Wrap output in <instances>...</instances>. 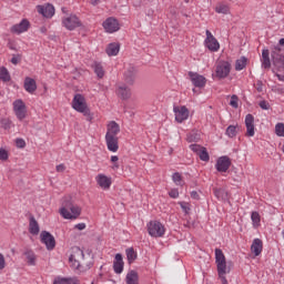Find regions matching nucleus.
Returning <instances> with one entry per match:
<instances>
[{
	"instance_id": "obj_1",
	"label": "nucleus",
	"mask_w": 284,
	"mask_h": 284,
	"mask_svg": "<svg viewBox=\"0 0 284 284\" xmlns=\"http://www.w3.org/2000/svg\"><path fill=\"white\" fill-rule=\"evenodd\" d=\"M69 265L77 272H88L94 265V261L90 253L85 254L79 246H74L71 248Z\"/></svg>"
},
{
	"instance_id": "obj_2",
	"label": "nucleus",
	"mask_w": 284,
	"mask_h": 284,
	"mask_svg": "<svg viewBox=\"0 0 284 284\" xmlns=\"http://www.w3.org/2000/svg\"><path fill=\"white\" fill-rule=\"evenodd\" d=\"M121 126L115 121H111L106 125L105 143L109 152H119V134Z\"/></svg>"
},
{
	"instance_id": "obj_3",
	"label": "nucleus",
	"mask_w": 284,
	"mask_h": 284,
	"mask_svg": "<svg viewBox=\"0 0 284 284\" xmlns=\"http://www.w3.org/2000/svg\"><path fill=\"white\" fill-rule=\"evenodd\" d=\"M60 214L62 215V219L74 221L81 216V209L79 205H74L72 196H64L62 206L60 207Z\"/></svg>"
},
{
	"instance_id": "obj_4",
	"label": "nucleus",
	"mask_w": 284,
	"mask_h": 284,
	"mask_svg": "<svg viewBox=\"0 0 284 284\" xmlns=\"http://www.w3.org/2000/svg\"><path fill=\"white\" fill-rule=\"evenodd\" d=\"M215 263L217 267V274L222 281V284H227V278H225V274H230V267H227L225 254H223V251L221 248H215Z\"/></svg>"
},
{
	"instance_id": "obj_5",
	"label": "nucleus",
	"mask_w": 284,
	"mask_h": 284,
	"mask_svg": "<svg viewBox=\"0 0 284 284\" xmlns=\"http://www.w3.org/2000/svg\"><path fill=\"white\" fill-rule=\"evenodd\" d=\"M62 28L69 30L70 32L77 30V28H83V22L81 18L74 13L67 14L61 20Z\"/></svg>"
},
{
	"instance_id": "obj_6",
	"label": "nucleus",
	"mask_w": 284,
	"mask_h": 284,
	"mask_svg": "<svg viewBox=\"0 0 284 284\" xmlns=\"http://www.w3.org/2000/svg\"><path fill=\"white\" fill-rule=\"evenodd\" d=\"M73 110L75 112H80V114H83L84 116H88L90 114V108H88V101H85V97L81 93H77L73 97L72 103H71Z\"/></svg>"
},
{
	"instance_id": "obj_7",
	"label": "nucleus",
	"mask_w": 284,
	"mask_h": 284,
	"mask_svg": "<svg viewBox=\"0 0 284 284\" xmlns=\"http://www.w3.org/2000/svg\"><path fill=\"white\" fill-rule=\"evenodd\" d=\"M13 112L18 119V121H23L26 116H28V106L26 105V102L23 100L18 99L13 101Z\"/></svg>"
},
{
	"instance_id": "obj_8",
	"label": "nucleus",
	"mask_w": 284,
	"mask_h": 284,
	"mask_svg": "<svg viewBox=\"0 0 284 284\" xmlns=\"http://www.w3.org/2000/svg\"><path fill=\"white\" fill-rule=\"evenodd\" d=\"M232 71V64L227 61H220L215 67V77L217 79H227L230 72Z\"/></svg>"
},
{
	"instance_id": "obj_9",
	"label": "nucleus",
	"mask_w": 284,
	"mask_h": 284,
	"mask_svg": "<svg viewBox=\"0 0 284 284\" xmlns=\"http://www.w3.org/2000/svg\"><path fill=\"white\" fill-rule=\"evenodd\" d=\"M148 232L150 236H154L155 239H159L165 234V226L161 224L159 221H151L148 224Z\"/></svg>"
},
{
	"instance_id": "obj_10",
	"label": "nucleus",
	"mask_w": 284,
	"mask_h": 284,
	"mask_svg": "<svg viewBox=\"0 0 284 284\" xmlns=\"http://www.w3.org/2000/svg\"><path fill=\"white\" fill-rule=\"evenodd\" d=\"M206 38L204 40V45L210 50V52H219L221 50V43H219V40L212 34L210 30L205 31Z\"/></svg>"
},
{
	"instance_id": "obj_11",
	"label": "nucleus",
	"mask_w": 284,
	"mask_h": 284,
	"mask_svg": "<svg viewBox=\"0 0 284 284\" xmlns=\"http://www.w3.org/2000/svg\"><path fill=\"white\" fill-rule=\"evenodd\" d=\"M175 121L178 123H183L190 119V109L185 105H178L173 108Z\"/></svg>"
},
{
	"instance_id": "obj_12",
	"label": "nucleus",
	"mask_w": 284,
	"mask_h": 284,
	"mask_svg": "<svg viewBox=\"0 0 284 284\" xmlns=\"http://www.w3.org/2000/svg\"><path fill=\"white\" fill-rule=\"evenodd\" d=\"M103 29L109 34H114V32H119L121 30V24L119 23V20L115 18H108L103 23Z\"/></svg>"
},
{
	"instance_id": "obj_13",
	"label": "nucleus",
	"mask_w": 284,
	"mask_h": 284,
	"mask_svg": "<svg viewBox=\"0 0 284 284\" xmlns=\"http://www.w3.org/2000/svg\"><path fill=\"white\" fill-rule=\"evenodd\" d=\"M95 183L101 190L108 191L110 187H112V176L99 173L95 176Z\"/></svg>"
},
{
	"instance_id": "obj_14",
	"label": "nucleus",
	"mask_w": 284,
	"mask_h": 284,
	"mask_svg": "<svg viewBox=\"0 0 284 284\" xmlns=\"http://www.w3.org/2000/svg\"><path fill=\"white\" fill-rule=\"evenodd\" d=\"M28 30H30V21L28 19H22L10 29L12 34H23V32H28Z\"/></svg>"
},
{
	"instance_id": "obj_15",
	"label": "nucleus",
	"mask_w": 284,
	"mask_h": 284,
	"mask_svg": "<svg viewBox=\"0 0 284 284\" xmlns=\"http://www.w3.org/2000/svg\"><path fill=\"white\" fill-rule=\"evenodd\" d=\"M40 241L41 243L45 244L47 250H53L57 247V241L54 240V236L50 234V232L43 231L40 234Z\"/></svg>"
},
{
	"instance_id": "obj_16",
	"label": "nucleus",
	"mask_w": 284,
	"mask_h": 284,
	"mask_svg": "<svg viewBox=\"0 0 284 284\" xmlns=\"http://www.w3.org/2000/svg\"><path fill=\"white\" fill-rule=\"evenodd\" d=\"M37 11L45 19H52L54 17V6L50 3L37 6Z\"/></svg>"
},
{
	"instance_id": "obj_17",
	"label": "nucleus",
	"mask_w": 284,
	"mask_h": 284,
	"mask_svg": "<svg viewBox=\"0 0 284 284\" xmlns=\"http://www.w3.org/2000/svg\"><path fill=\"white\" fill-rule=\"evenodd\" d=\"M231 165L232 160L227 155H224L217 159L215 169L217 170V172H227Z\"/></svg>"
},
{
	"instance_id": "obj_18",
	"label": "nucleus",
	"mask_w": 284,
	"mask_h": 284,
	"mask_svg": "<svg viewBox=\"0 0 284 284\" xmlns=\"http://www.w3.org/2000/svg\"><path fill=\"white\" fill-rule=\"evenodd\" d=\"M190 150H192V152H195V154L200 156L201 161H210V153H207V149H205L204 146H201L199 144H191Z\"/></svg>"
},
{
	"instance_id": "obj_19",
	"label": "nucleus",
	"mask_w": 284,
	"mask_h": 284,
	"mask_svg": "<svg viewBox=\"0 0 284 284\" xmlns=\"http://www.w3.org/2000/svg\"><path fill=\"white\" fill-rule=\"evenodd\" d=\"M189 77L195 88H205V84L207 83L205 77L194 72H189Z\"/></svg>"
},
{
	"instance_id": "obj_20",
	"label": "nucleus",
	"mask_w": 284,
	"mask_h": 284,
	"mask_svg": "<svg viewBox=\"0 0 284 284\" xmlns=\"http://www.w3.org/2000/svg\"><path fill=\"white\" fill-rule=\"evenodd\" d=\"M272 59L276 68H284V55L281 54V47H274L272 51Z\"/></svg>"
},
{
	"instance_id": "obj_21",
	"label": "nucleus",
	"mask_w": 284,
	"mask_h": 284,
	"mask_svg": "<svg viewBox=\"0 0 284 284\" xmlns=\"http://www.w3.org/2000/svg\"><path fill=\"white\" fill-rule=\"evenodd\" d=\"M115 94L123 101H128L132 97V90L125 84H120L115 90Z\"/></svg>"
},
{
	"instance_id": "obj_22",
	"label": "nucleus",
	"mask_w": 284,
	"mask_h": 284,
	"mask_svg": "<svg viewBox=\"0 0 284 284\" xmlns=\"http://www.w3.org/2000/svg\"><path fill=\"white\" fill-rule=\"evenodd\" d=\"M125 263L123 262V255L121 253L115 254L113 260V270L115 274H123V267Z\"/></svg>"
},
{
	"instance_id": "obj_23",
	"label": "nucleus",
	"mask_w": 284,
	"mask_h": 284,
	"mask_svg": "<svg viewBox=\"0 0 284 284\" xmlns=\"http://www.w3.org/2000/svg\"><path fill=\"white\" fill-rule=\"evenodd\" d=\"M245 126H246V136H254L255 134L254 115L247 114L245 116Z\"/></svg>"
},
{
	"instance_id": "obj_24",
	"label": "nucleus",
	"mask_w": 284,
	"mask_h": 284,
	"mask_svg": "<svg viewBox=\"0 0 284 284\" xmlns=\"http://www.w3.org/2000/svg\"><path fill=\"white\" fill-rule=\"evenodd\" d=\"M24 90L26 92H29V94H34V92H37V81L32 78H26Z\"/></svg>"
},
{
	"instance_id": "obj_25",
	"label": "nucleus",
	"mask_w": 284,
	"mask_h": 284,
	"mask_svg": "<svg viewBox=\"0 0 284 284\" xmlns=\"http://www.w3.org/2000/svg\"><path fill=\"white\" fill-rule=\"evenodd\" d=\"M121 50V44H119L118 42H112L110 44H108L105 52L108 54V57H116V54H119Z\"/></svg>"
},
{
	"instance_id": "obj_26",
	"label": "nucleus",
	"mask_w": 284,
	"mask_h": 284,
	"mask_svg": "<svg viewBox=\"0 0 284 284\" xmlns=\"http://www.w3.org/2000/svg\"><path fill=\"white\" fill-rule=\"evenodd\" d=\"M251 251L255 256H261V252H263V241L255 239L251 245Z\"/></svg>"
},
{
	"instance_id": "obj_27",
	"label": "nucleus",
	"mask_w": 284,
	"mask_h": 284,
	"mask_svg": "<svg viewBox=\"0 0 284 284\" xmlns=\"http://www.w3.org/2000/svg\"><path fill=\"white\" fill-rule=\"evenodd\" d=\"M262 68L270 70L272 68V61L270 60V50L263 49L262 51Z\"/></svg>"
},
{
	"instance_id": "obj_28",
	"label": "nucleus",
	"mask_w": 284,
	"mask_h": 284,
	"mask_svg": "<svg viewBox=\"0 0 284 284\" xmlns=\"http://www.w3.org/2000/svg\"><path fill=\"white\" fill-rule=\"evenodd\" d=\"M29 232L33 236H37L40 232L39 222H37V220L34 217H31L29 221Z\"/></svg>"
},
{
	"instance_id": "obj_29",
	"label": "nucleus",
	"mask_w": 284,
	"mask_h": 284,
	"mask_svg": "<svg viewBox=\"0 0 284 284\" xmlns=\"http://www.w3.org/2000/svg\"><path fill=\"white\" fill-rule=\"evenodd\" d=\"M126 284H139V273L136 271H130L125 276Z\"/></svg>"
},
{
	"instance_id": "obj_30",
	"label": "nucleus",
	"mask_w": 284,
	"mask_h": 284,
	"mask_svg": "<svg viewBox=\"0 0 284 284\" xmlns=\"http://www.w3.org/2000/svg\"><path fill=\"white\" fill-rule=\"evenodd\" d=\"M24 256L28 265H31V266L37 265V254H34L32 251L30 250L26 251Z\"/></svg>"
},
{
	"instance_id": "obj_31",
	"label": "nucleus",
	"mask_w": 284,
	"mask_h": 284,
	"mask_svg": "<svg viewBox=\"0 0 284 284\" xmlns=\"http://www.w3.org/2000/svg\"><path fill=\"white\" fill-rule=\"evenodd\" d=\"M53 284H79V280L72 277H55Z\"/></svg>"
},
{
	"instance_id": "obj_32",
	"label": "nucleus",
	"mask_w": 284,
	"mask_h": 284,
	"mask_svg": "<svg viewBox=\"0 0 284 284\" xmlns=\"http://www.w3.org/2000/svg\"><path fill=\"white\" fill-rule=\"evenodd\" d=\"M97 77H99V79H103V77L105 75V71L103 70V64L99 63V62H94L92 65Z\"/></svg>"
},
{
	"instance_id": "obj_33",
	"label": "nucleus",
	"mask_w": 284,
	"mask_h": 284,
	"mask_svg": "<svg viewBox=\"0 0 284 284\" xmlns=\"http://www.w3.org/2000/svg\"><path fill=\"white\" fill-rule=\"evenodd\" d=\"M215 12H217V14H230V6L225 3H219L215 7Z\"/></svg>"
},
{
	"instance_id": "obj_34",
	"label": "nucleus",
	"mask_w": 284,
	"mask_h": 284,
	"mask_svg": "<svg viewBox=\"0 0 284 284\" xmlns=\"http://www.w3.org/2000/svg\"><path fill=\"white\" fill-rule=\"evenodd\" d=\"M251 220L253 223V227H260L261 226V214L258 212H252Z\"/></svg>"
},
{
	"instance_id": "obj_35",
	"label": "nucleus",
	"mask_w": 284,
	"mask_h": 284,
	"mask_svg": "<svg viewBox=\"0 0 284 284\" xmlns=\"http://www.w3.org/2000/svg\"><path fill=\"white\" fill-rule=\"evenodd\" d=\"M245 65H247V58L242 57L235 62V70L241 71L244 70Z\"/></svg>"
},
{
	"instance_id": "obj_36",
	"label": "nucleus",
	"mask_w": 284,
	"mask_h": 284,
	"mask_svg": "<svg viewBox=\"0 0 284 284\" xmlns=\"http://www.w3.org/2000/svg\"><path fill=\"white\" fill-rule=\"evenodd\" d=\"M0 80L4 83L10 81V72L6 69V67H0Z\"/></svg>"
},
{
	"instance_id": "obj_37",
	"label": "nucleus",
	"mask_w": 284,
	"mask_h": 284,
	"mask_svg": "<svg viewBox=\"0 0 284 284\" xmlns=\"http://www.w3.org/2000/svg\"><path fill=\"white\" fill-rule=\"evenodd\" d=\"M110 163H112L111 170H113V172H118L119 168H121V164H119V155H112Z\"/></svg>"
},
{
	"instance_id": "obj_38",
	"label": "nucleus",
	"mask_w": 284,
	"mask_h": 284,
	"mask_svg": "<svg viewBox=\"0 0 284 284\" xmlns=\"http://www.w3.org/2000/svg\"><path fill=\"white\" fill-rule=\"evenodd\" d=\"M126 258L130 264H132L133 261H136V253L134 252V248L130 247L126 248Z\"/></svg>"
},
{
	"instance_id": "obj_39",
	"label": "nucleus",
	"mask_w": 284,
	"mask_h": 284,
	"mask_svg": "<svg viewBox=\"0 0 284 284\" xmlns=\"http://www.w3.org/2000/svg\"><path fill=\"white\" fill-rule=\"evenodd\" d=\"M172 181H173V183H175V185H180L181 187H182V185H184L183 176H181V173H179V172L173 173Z\"/></svg>"
},
{
	"instance_id": "obj_40",
	"label": "nucleus",
	"mask_w": 284,
	"mask_h": 284,
	"mask_svg": "<svg viewBox=\"0 0 284 284\" xmlns=\"http://www.w3.org/2000/svg\"><path fill=\"white\" fill-rule=\"evenodd\" d=\"M226 134L230 136V139H234V136H236V134H237L236 126H234V125L227 126Z\"/></svg>"
},
{
	"instance_id": "obj_41",
	"label": "nucleus",
	"mask_w": 284,
	"mask_h": 284,
	"mask_svg": "<svg viewBox=\"0 0 284 284\" xmlns=\"http://www.w3.org/2000/svg\"><path fill=\"white\" fill-rule=\"evenodd\" d=\"M275 134H277V136H284V123H277L275 125Z\"/></svg>"
},
{
	"instance_id": "obj_42",
	"label": "nucleus",
	"mask_w": 284,
	"mask_h": 284,
	"mask_svg": "<svg viewBox=\"0 0 284 284\" xmlns=\"http://www.w3.org/2000/svg\"><path fill=\"white\" fill-rule=\"evenodd\" d=\"M125 81L130 84L134 83V69L125 73Z\"/></svg>"
},
{
	"instance_id": "obj_43",
	"label": "nucleus",
	"mask_w": 284,
	"mask_h": 284,
	"mask_svg": "<svg viewBox=\"0 0 284 284\" xmlns=\"http://www.w3.org/2000/svg\"><path fill=\"white\" fill-rule=\"evenodd\" d=\"M8 159H10L8 150L0 148V161H8Z\"/></svg>"
},
{
	"instance_id": "obj_44",
	"label": "nucleus",
	"mask_w": 284,
	"mask_h": 284,
	"mask_svg": "<svg viewBox=\"0 0 284 284\" xmlns=\"http://www.w3.org/2000/svg\"><path fill=\"white\" fill-rule=\"evenodd\" d=\"M230 106L235 109L239 108V97L236 95L231 97Z\"/></svg>"
},
{
	"instance_id": "obj_45",
	"label": "nucleus",
	"mask_w": 284,
	"mask_h": 284,
	"mask_svg": "<svg viewBox=\"0 0 284 284\" xmlns=\"http://www.w3.org/2000/svg\"><path fill=\"white\" fill-rule=\"evenodd\" d=\"M1 125L4 130H10L12 122L9 119H2Z\"/></svg>"
},
{
	"instance_id": "obj_46",
	"label": "nucleus",
	"mask_w": 284,
	"mask_h": 284,
	"mask_svg": "<svg viewBox=\"0 0 284 284\" xmlns=\"http://www.w3.org/2000/svg\"><path fill=\"white\" fill-rule=\"evenodd\" d=\"M186 141L189 143H194L195 141H199V135L194 133H189L186 136Z\"/></svg>"
},
{
	"instance_id": "obj_47",
	"label": "nucleus",
	"mask_w": 284,
	"mask_h": 284,
	"mask_svg": "<svg viewBox=\"0 0 284 284\" xmlns=\"http://www.w3.org/2000/svg\"><path fill=\"white\" fill-rule=\"evenodd\" d=\"M169 196L171 199H179V190L178 189H172L170 192H169Z\"/></svg>"
},
{
	"instance_id": "obj_48",
	"label": "nucleus",
	"mask_w": 284,
	"mask_h": 284,
	"mask_svg": "<svg viewBox=\"0 0 284 284\" xmlns=\"http://www.w3.org/2000/svg\"><path fill=\"white\" fill-rule=\"evenodd\" d=\"M6 270V256L3 253H0V271Z\"/></svg>"
},
{
	"instance_id": "obj_49",
	"label": "nucleus",
	"mask_w": 284,
	"mask_h": 284,
	"mask_svg": "<svg viewBox=\"0 0 284 284\" xmlns=\"http://www.w3.org/2000/svg\"><path fill=\"white\" fill-rule=\"evenodd\" d=\"M17 148H26V141L23 139L16 140Z\"/></svg>"
},
{
	"instance_id": "obj_50",
	"label": "nucleus",
	"mask_w": 284,
	"mask_h": 284,
	"mask_svg": "<svg viewBox=\"0 0 284 284\" xmlns=\"http://www.w3.org/2000/svg\"><path fill=\"white\" fill-rule=\"evenodd\" d=\"M260 108H262V110H270V103H267V101H261Z\"/></svg>"
},
{
	"instance_id": "obj_51",
	"label": "nucleus",
	"mask_w": 284,
	"mask_h": 284,
	"mask_svg": "<svg viewBox=\"0 0 284 284\" xmlns=\"http://www.w3.org/2000/svg\"><path fill=\"white\" fill-rule=\"evenodd\" d=\"M20 60H21V58L19 55H13L11 59V63L13 65H17V63H19Z\"/></svg>"
},
{
	"instance_id": "obj_52",
	"label": "nucleus",
	"mask_w": 284,
	"mask_h": 284,
	"mask_svg": "<svg viewBox=\"0 0 284 284\" xmlns=\"http://www.w3.org/2000/svg\"><path fill=\"white\" fill-rule=\"evenodd\" d=\"M57 172H65V165L64 164H59L55 166Z\"/></svg>"
},
{
	"instance_id": "obj_53",
	"label": "nucleus",
	"mask_w": 284,
	"mask_h": 284,
	"mask_svg": "<svg viewBox=\"0 0 284 284\" xmlns=\"http://www.w3.org/2000/svg\"><path fill=\"white\" fill-rule=\"evenodd\" d=\"M179 205L182 207L183 212H186L187 213V210H190L187 207V204H185L184 202H180Z\"/></svg>"
},
{
	"instance_id": "obj_54",
	"label": "nucleus",
	"mask_w": 284,
	"mask_h": 284,
	"mask_svg": "<svg viewBox=\"0 0 284 284\" xmlns=\"http://www.w3.org/2000/svg\"><path fill=\"white\" fill-rule=\"evenodd\" d=\"M75 230H80V231H83L85 230V223H79L75 225Z\"/></svg>"
},
{
	"instance_id": "obj_55",
	"label": "nucleus",
	"mask_w": 284,
	"mask_h": 284,
	"mask_svg": "<svg viewBox=\"0 0 284 284\" xmlns=\"http://www.w3.org/2000/svg\"><path fill=\"white\" fill-rule=\"evenodd\" d=\"M191 197L192 199H199V193L196 191L191 192Z\"/></svg>"
},
{
	"instance_id": "obj_56",
	"label": "nucleus",
	"mask_w": 284,
	"mask_h": 284,
	"mask_svg": "<svg viewBox=\"0 0 284 284\" xmlns=\"http://www.w3.org/2000/svg\"><path fill=\"white\" fill-rule=\"evenodd\" d=\"M257 92H263V84L261 82L257 83Z\"/></svg>"
},
{
	"instance_id": "obj_57",
	"label": "nucleus",
	"mask_w": 284,
	"mask_h": 284,
	"mask_svg": "<svg viewBox=\"0 0 284 284\" xmlns=\"http://www.w3.org/2000/svg\"><path fill=\"white\" fill-rule=\"evenodd\" d=\"M278 81H284V75H281V74H276Z\"/></svg>"
},
{
	"instance_id": "obj_58",
	"label": "nucleus",
	"mask_w": 284,
	"mask_h": 284,
	"mask_svg": "<svg viewBox=\"0 0 284 284\" xmlns=\"http://www.w3.org/2000/svg\"><path fill=\"white\" fill-rule=\"evenodd\" d=\"M92 6H97L99 3V0H91Z\"/></svg>"
},
{
	"instance_id": "obj_59",
	"label": "nucleus",
	"mask_w": 284,
	"mask_h": 284,
	"mask_svg": "<svg viewBox=\"0 0 284 284\" xmlns=\"http://www.w3.org/2000/svg\"><path fill=\"white\" fill-rule=\"evenodd\" d=\"M280 45L284 47V38L280 39Z\"/></svg>"
},
{
	"instance_id": "obj_60",
	"label": "nucleus",
	"mask_w": 284,
	"mask_h": 284,
	"mask_svg": "<svg viewBox=\"0 0 284 284\" xmlns=\"http://www.w3.org/2000/svg\"><path fill=\"white\" fill-rule=\"evenodd\" d=\"M153 13H154V11H150V12L148 13V17H152Z\"/></svg>"
},
{
	"instance_id": "obj_61",
	"label": "nucleus",
	"mask_w": 284,
	"mask_h": 284,
	"mask_svg": "<svg viewBox=\"0 0 284 284\" xmlns=\"http://www.w3.org/2000/svg\"><path fill=\"white\" fill-rule=\"evenodd\" d=\"M62 12H65V8H62Z\"/></svg>"
}]
</instances>
